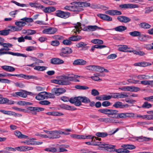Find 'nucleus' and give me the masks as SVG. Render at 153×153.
Here are the masks:
<instances>
[{"label":"nucleus","mask_w":153,"mask_h":153,"mask_svg":"<svg viewBox=\"0 0 153 153\" xmlns=\"http://www.w3.org/2000/svg\"><path fill=\"white\" fill-rule=\"evenodd\" d=\"M27 108L31 111L33 114L36 115L37 112L43 111L44 109L43 108L38 107H28Z\"/></svg>","instance_id":"6"},{"label":"nucleus","mask_w":153,"mask_h":153,"mask_svg":"<svg viewBox=\"0 0 153 153\" xmlns=\"http://www.w3.org/2000/svg\"><path fill=\"white\" fill-rule=\"evenodd\" d=\"M140 90V88L134 86H129V91L136 92Z\"/></svg>","instance_id":"41"},{"label":"nucleus","mask_w":153,"mask_h":153,"mask_svg":"<svg viewBox=\"0 0 153 153\" xmlns=\"http://www.w3.org/2000/svg\"><path fill=\"white\" fill-rule=\"evenodd\" d=\"M65 131H59V134H64L65 135H68L70 134V133L68 132H71V129H67L65 130Z\"/></svg>","instance_id":"44"},{"label":"nucleus","mask_w":153,"mask_h":153,"mask_svg":"<svg viewBox=\"0 0 153 153\" xmlns=\"http://www.w3.org/2000/svg\"><path fill=\"white\" fill-rule=\"evenodd\" d=\"M47 68L45 66H36L34 68V69L38 71H43L46 70Z\"/></svg>","instance_id":"40"},{"label":"nucleus","mask_w":153,"mask_h":153,"mask_svg":"<svg viewBox=\"0 0 153 153\" xmlns=\"http://www.w3.org/2000/svg\"><path fill=\"white\" fill-rule=\"evenodd\" d=\"M118 111L116 110L108 109L107 114L108 116L116 114H117Z\"/></svg>","instance_id":"39"},{"label":"nucleus","mask_w":153,"mask_h":153,"mask_svg":"<svg viewBox=\"0 0 153 153\" xmlns=\"http://www.w3.org/2000/svg\"><path fill=\"white\" fill-rule=\"evenodd\" d=\"M108 134L106 132H98L96 134V135L98 137H104L108 135Z\"/></svg>","instance_id":"49"},{"label":"nucleus","mask_w":153,"mask_h":153,"mask_svg":"<svg viewBox=\"0 0 153 153\" xmlns=\"http://www.w3.org/2000/svg\"><path fill=\"white\" fill-rule=\"evenodd\" d=\"M113 106L116 108L123 109L128 108L129 105L128 104H123L122 102L117 101L114 103Z\"/></svg>","instance_id":"11"},{"label":"nucleus","mask_w":153,"mask_h":153,"mask_svg":"<svg viewBox=\"0 0 153 153\" xmlns=\"http://www.w3.org/2000/svg\"><path fill=\"white\" fill-rule=\"evenodd\" d=\"M51 135L50 136V139L58 138L60 137L59 134V131H51Z\"/></svg>","instance_id":"20"},{"label":"nucleus","mask_w":153,"mask_h":153,"mask_svg":"<svg viewBox=\"0 0 153 153\" xmlns=\"http://www.w3.org/2000/svg\"><path fill=\"white\" fill-rule=\"evenodd\" d=\"M104 68L99 66H96V67L95 71L100 72H102L104 71Z\"/></svg>","instance_id":"60"},{"label":"nucleus","mask_w":153,"mask_h":153,"mask_svg":"<svg viewBox=\"0 0 153 153\" xmlns=\"http://www.w3.org/2000/svg\"><path fill=\"white\" fill-rule=\"evenodd\" d=\"M20 20L23 21L28 23L31 22L33 21V19L32 18H27L26 17H24L21 19Z\"/></svg>","instance_id":"56"},{"label":"nucleus","mask_w":153,"mask_h":153,"mask_svg":"<svg viewBox=\"0 0 153 153\" xmlns=\"http://www.w3.org/2000/svg\"><path fill=\"white\" fill-rule=\"evenodd\" d=\"M51 63L54 65H60L63 64L64 61L59 58H53L51 60Z\"/></svg>","instance_id":"17"},{"label":"nucleus","mask_w":153,"mask_h":153,"mask_svg":"<svg viewBox=\"0 0 153 153\" xmlns=\"http://www.w3.org/2000/svg\"><path fill=\"white\" fill-rule=\"evenodd\" d=\"M84 138H83V139H91L92 140H93L94 138H95L94 140H95V139L96 140H100L101 138H98L97 137H94L92 135H84Z\"/></svg>","instance_id":"43"},{"label":"nucleus","mask_w":153,"mask_h":153,"mask_svg":"<svg viewBox=\"0 0 153 153\" xmlns=\"http://www.w3.org/2000/svg\"><path fill=\"white\" fill-rule=\"evenodd\" d=\"M47 92L43 91L40 92L35 97V98L39 100H43L46 98Z\"/></svg>","instance_id":"16"},{"label":"nucleus","mask_w":153,"mask_h":153,"mask_svg":"<svg viewBox=\"0 0 153 153\" xmlns=\"http://www.w3.org/2000/svg\"><path fill=\"white\" fill-rule=\"evenodd\" d=\"M111 95V98H123L128 97V95L127 94L125 93L123 94L122 93H112Z\"/></svg>","instance_id":"10"},{"label":"nucleus","mask_w":153,"mask_h":153,"mask_svg":"<svg viewBox=\"0 0 153 153\" xmlns=\"http://www.w3.org/2000/svg\"><path fill=\"white\" fill-rule=\"evenodd\" d=\"M118 21L122 23H127L130 22L131 20L130 18L125 16H119L117 17Z\"/></svg>","instance_id":"12"},{"label":"nucleus","mask_w":153,"mask_h":153,"mask_svg":"<svg viewBox=\"0 0 153 153\" xmlns=\"http://www.w3.org/2000/svg\"><path fill=\"white\" fill-rule=\"evenodd\" d=\"M139 25L140 27L144 29H149L151 27V25L145 22L140 23Z\"/></svg>","instance_id":"30"},{"label":"nucleus","mask_w":153,"mask_h":153,"mask_svg":"<svg viewBox=\"0 0 153 153\" xmlns=\"http://www.w3.org/2000/svg\"><path fill=\"white\" fill-rule=\"evenodd\" d=\"M128 48V47L126 45H120L118 48V50L120 51L123 52L129 51H127L126 50Z\"/></svg>","instance_id":"46"},{"label":"nucleus","mask_w":153,"mask_h":153,"mask_svg":"<svg viewBox=\"0 0 153 153\" xmlns=\"http://www.w3.org/2000/svg\"><path fill=\"white\" fill-rule=\"evenodd\" d=\"M96 65H88L86 67V69L91 71H95Z\"/></svg>","instance_id":"55"},{"label":"nucleus","mask_w":153,"mask_h":153,"mask_svg":"<svg viewBox=\"0 0 153 153\" xmlns=\"http://www.w3.org/2000/svg\"><path fill=\"white\" fill-rule=\"evenodd\" d=\"M57 31V29L55 28L50 27L44 29L42 31L43 34H54Z\"/></svg>","instance_id":"7"},{"label":"nucleus","mask_w":153,"mask_h":153,"mask_svg":"<svg viewBox=\"0 0 153 153\" xmlns=\"http://www.w3.org/2000/svg\"><path fill=\"white\" fill-rule=\"evenodd\" d=\"M127 29L126 27L124 26H119L117 27L112 30H114L115 31L117 32H122Z\"/></svg>","instance_id":"27"},{"label":"nucleus","mask_w":153,"mask_h":153,"mask_svg":"<svg viewBox=\"0 0 153 153\" xmlns=\"http://www.w3.org/2000/svg\"><path fill=\"white\" fill-rule=\"evenodd\" d=\"M72 53L71 48L68 47L62 48L61 50V52L59 53V55L63 57H68V54H70Z\"/></svg>","instance_id":"3"},{"label":"nucleus","mask_w":153,"mask_h":153,"mask_svg":"<svg viewBox=\"0 0 153 153\" xmlns=\"http://www.w3.org/2000/svg\"><path fill=\"white\" fill-rule=\"evenodd\" d=\"M55 15L57 16L65 19L68 18L70 16V13L68 12L57 10L55 12Z\"/></svg>","instance_id":"2"},{"label":"nucleus","mask_w":153,"mask_h":153,"mask_svg":"<svg viewBox=\"0 0 153 153\" xmlns=\"http://www.w3.org/2000/svg\"><path fill=\"white\" fill-rule=\"evenodd\" d=\"M140 62V67H146L151 65V64L145 62Z\"/></svg>","instance_id":"61"},{"label":"nucleus","mask_w":153,"mask_h":153,"mask_svg":"<svg viewBox=\"0 0 153 153\" xmlns=\"http://www.w3.org/2000/svg\"><path fill=\"white\" fill-rule=\"evenodd\" d=\"M115 152L117 153H128L129 151L126 149L120 148L118 149H115Z\"/></svg>","instance_id":"32"},{"label":"nucleus","mask_w":153,"mask_h":153,"mask_svg":"<svg viewBox=\"0 0 153 153\" xmlns=\"http://www.w3.org/2000/svg\"><path fill=\"white\" fill-rule=\"evenodd\" d=\"M91 42L94 44H102L103 43L102 40L98 39H94L91 40Z\"/></svg>","instance_id":"45"},{"label":"nucleus","mask_w":153,"mask_h":153,"mask_svg":"<svg viewBox=\"0 0 153 153\" xmlns=\"http://www.w3.org/2000/svg\"><path fill=\"white\" fill-rule=\"evenodd\" d=\"M56 8L53 6H49L45 7L43 10V11L46 13H49L55 11Z\"/></svg>","instance_id":"23"},{"label":"nucleus","mask_w":153,"mask_h":153,"mask_svg":"<svg viewBox=\"0 0 153 153\" xmlns=\"http://www.w3.org/2000/svg\"><path fill=\"white\" fill-rule=\"evenodd\" d=\"M147 36L143 34H140L139 36V39L141 41H145L148 38Z\"/></svg>","instance_id":"53"},{"label":"nucleus","mask_w":153,"mask_h":153,"mask_svg":"<svg viewBox=\"0 0 153 153\" xmlns=\"http://www.w3.org/2000/svg\"><path fill=\"white\" fill-rule=\"evenodd\" d=\"M65 91V90L62 88H54L51 90L52 92L57 96L59 95Z\"/></svg>","instance_id":"13"},{"label":"nucleus","mask_w":153,"mask_h":153,"mask_svg":"<svg viewBox=\"0 0 153 153\" xmlns=\"http://www.w3.org/2000/svg\"><path fill=\"white\" fill-rule=\"evenodd\" d=\"M135 114L133 113H125L126 118L127 117H134Z\"/></svg>","instance_id":"63"},{"label":"nucleus","mask_w":153,"mask_h":153,"mask_svg":"<svg viewBox=\"0 0 153 153\" xmlns=\"http://www.w3.org/2000/svg\"><path fill=\"white\" fill-rule=\"evenodd\" d=\"M20 29H19L17 28V27L15 26H10L9 27V29H8L9 32H15L19 30Z\"/></svg>","instance_id":"48"},{"label":"nucleus","mask_w":153,"mask_h":153,"mask_svg":"<svg viewBox=\"0 0 153 153\" xmlns=\"http://www.w3.org/2000/svg\"><path fill=\"white\" fill-rule=\"evenodd\" d=\"M10 76H16L18 77L23 78L25 79H35L36 77L33 75H26L23 74H11Z\"/></svg>","instance_id":"9"},{"label":"nucleus","mask_w":153,"mask_h":153,"mask_svg":"<svg viewBox=\"0 0 153 153\" xmlns=\"http://www.w3.org/2000/svg\"><path fill=\"white\" fill-rule=\"evenodd\" d=\"M97 16L101 19L105 21H111L112 20V18L111 17L106 14H98Z\"/></svg>","instance_id":"18"},{"label":"nucleus","mask_w":153,"mask_h":153,"mask_svg":"<svg viewBox=\"0 0 153 153\" xmlns=\"http://www.w3.org/2000/svg\"><path fill=\"white\" fill-rule=\"evenodd\" d=\"M81 102L85 103H88L90 102V100L86 97H81Z\"/></svg>","instance_id":"47"},{"label":"nucleus","mask_w":153,"mask_h":153,"mask_svg":"<svg viewBox=\"0 0 153 153\" xmlns=\"http://www.w3.org/2000/svg\"><path fill=\"white\" fill-rule=\"evenodd\" d=\"M152 107L151 104L149 103L147 101L144 102L142 105L141 107L144 108H149Z\"/></svg>","instance_id":"37"},{"label":"nucleus","mask_w":153,"mask_h":153,"mask_svg":"<svg viewBox=\"0 0 153 153\" xmlns=\"http://www.w3.org/2000/svg\"><path fill=\"white\" fill-rule=\"evenodd\" d=\"M82 39V37L79 36H73L69 38V39L72 41H77Z\"/></svg>","instance_id":"35"},{"label":"nucleus","mask_w":153,"mask_h":153,"mask_svg":"<svg viewBox=\"0 0 153 153\" xmlns=\"http://www.w3.org/2000/svg\"><path fill=\"white\" fill-rule=\"evenodd\" d=\"M129 34L131 36L133 37L139 36L140 34V33L138 31H135L130 32Z\"/></svg>","instance_id":"51"},{"label":"nucleus","mask_w":153,"mask_h":153,"mask_svg":"<svg viewBox=\"0 0 153 153\" xmlns=\"http://www.w3.org/2000/svg\"><path fill=\"white\" fill-rule=\"evenodd\" d=\"M97 29L104 30L102 28L99 27L97 25H89L87 27L85 31H93Z\"/></svg>","instance_id":"14"},{"label":"nucleus","mask_w":153,"mask_h":153,"mask_svg":"<svg viewBox=\"0 0 153 153\" xmlns=\"http://www.w3.org/2000/svg\"><path fill=\"white\" fill-rule=\"evenodd\" d=\"M70 102L72 104H74L76 106H79L82 105L81 97L79 96L72 97L70 99Z\"/></svg>","instance_id":"4"},{"label":"nucleus","mask_w":153,"mask_h":153,"mask_svg":"<svg viewBox=\"0 0 153 153\" xmlns=\"http://www.w3.org/2000/svg\"><path fill=\"white\" fill-rule=\"evenodd\" d=\"M15 24L18 27L17 28L21 30L22 29V27L25 26L26 23L25 22L23 21H17L15 22Z\"/></svg>","instance_id":"26"},{"label":"nucleus","mask_w":153,"mask_h":153,"mask_svg":"<svg viewBox=\"0 0 153 153\" xmlns=\"http://www.w3.org/2000/svg\"><path fill=\"white\" fill-rule=\"evenodd\" d=\"M64 78L65 81L68 82L69 83L67 85L70 84L71 83V82L74 81V78L72 74H69L67 76H65L64 77Z\"/></svg>","instance_id":"29"},{"label":"nucleus","mask_w":153,"mask_h":153,"mask_svg":"<svg viewBox=\"0 0 153 153\" xmlns=\"http://www.w3.org/2000/svg\"><path fill=\"white\" fill-rule=\"evenodd\" d=\"M94 146H98L100 147L104 148L107 151L109 150L110 149H113L115 147V146L105 144V143H102L101 142H97L94 144Z\"/></svg>","instance_id":"5"},{"label":"nucleus","mask_w":153,"mask_h":153,"mask_svg":"<svg viewBox=\"0 0 153 153\" xmlns=\"http://www.w3.org/2000/svg\"><path fill=\"white\" fill-rule=\"evenodd\" d=\"M138 79L141 80L144 79H148L150 78V76L149 75H146L144 74L139 75L137 76Z\"/></svg>","instance_id":"38"},{"label":"nucleus","mask_w":153,"mask_h":153,"mask_svg":"<svg viewBox=\"0 0 153 153\" xmlns=\"http://www.w3.org/2000/svg\"><path fill=\"white\" fill-rule=\"evenodd\" d=\"M1 67L4 70L9 72H13L15 70V68L13 67L8 65L2 66Z\"/></svg>","instance_id":"21"},{"label":"nucleus","mask_w":153,"mask_h":153,"mask_svg":"<svg viewBox=\"0 0 153 153\" xmlns=\"http://www.w3.org/2000/svg\"><path fill=\"white\" fill-rule=\"evenodd\" d=\"M70 137L72 138L78 139H83L84 138V135H80L76 134H71L70 135Z\"/></svg>","instance_id":"34"},{"label":"nucleus","mask_w":153,"mask_h":153,"mask_svg":"<svg viewBox=\"0 0 153 153\" xmlns=\"http://www.w3.org/2000/svg\"><path fill=\"white\" fill-rule=\"evenodd\" d=\"M57 84L62 85H67L69 83L68 82L65 81V79L63 80H58Z\"/></svg>","instance_id":"50"},{"label":"nucleus","mask_w":153,"mask_h":153,"mask_svg":"<svg viewBox=\"0 0 153 153\" xmlns=\"http://www.w3.org/2000/svg\"><path fill=\"white\" fill-rule=\"evenodd\" d=\"M69 147V146L67 145H62L60 146L59 148V150L58 152H64L65 151H67V150L64 148H68Z\"/></svg>","instance_id":"33"},{"label":"nucleus","mask_w":153,"mask_h":153,"mask_svg":"<svg viewBox=\"0 0 153 153\" xmlns=\"http://www.w3.org/2000/svg\"><path fill=\"white\" fill-rule=\"evenodd\" d=\"M140 84L145 85H149L151 87H153V80H143L140 81Z\"/></svg>","instance_id":"25"},{"label":"nucleus","mask_w":153,"mask_h":153,"mask_svg":"<svg viewBox=\"0 0 153 153\" xmlns=\"http://www.w3.org/2000/svg\"><path fill=\"white\" fill-rule=\"evenodd\" d=\"M143 99L147 101L153 102V96L144 97Z\"/></svg>","instance_id":"64"},{"label":"nucleus","mask_w":153,"mask_h":153,"mask_svg":"<svg viewBox=\"0 0 153 153\" xmlns=\"http://www.w3.org/2000/svg\"><path fill=\"white\" fill-rule=\"evenodd\" d=\"M14 134L18 137L20 138H27L28 136L22 134L19 131H16L14 132Z\"/></svg>","instance_id":"28"},{"label":"nucleus","mask_w":153,"mask_h":153,"mask_svg":"<svg viewBox=\"0 0 153 153\" xmlns=\"http://www.w3.org/2000/svg\"><path fill=\"white\" fill-rule=\"evenodd\" d=\"M133 52V53L136 55H138L141 56H143L145 55V53L143 51H130L128 52Z\"/></svg>","instance_id":"36"},{"label":"nucleus","mask_w":153,"mask_h":153,"mask_svg":"<svg viewBox=\"0 0 153 153\" xmlns=\"http://www.w3.org/2000/svg\"><path fill=\"white\" fill-rule=\"evenodd\" d=\"M108 123H119L117 120L114 119L113 118H108Z\"/></svg>","instance_id":"52"},{"label":"nucleus","mask_w":153,"mask_h":153,"mask_svg":"<svg viewBox=\"0 0 153 153\" xmlns=\"http://www.w3.org/2000/svg\"><path fill=\"white\" fill-rule=\"evenodd\" d=\"M106 14H108L111 16L120 15L122 13L120 11L116 10H107L105 12Z\"/></svg>","instance_id":"15"},{"label":"nucleus","mask_w":153,"mask_h":153,"mask_svg":"<svg viewBox=\"0 0 153 153\" xmlns=\"http://www.w3.org/2000/svg\"><path fill=\"white\" fill-rule=\"evenodd\" d=\"M51 45L53 46H57L60 44L59 42L57 40H53L51 42Z\"/></svg>","instance_id":"58"},{"label":"nucleus","mask_w":153,"mask_h":153,"mask_svg":"<svg viewBox=\"0 0 153 153\" xmlns=\"http://www.w3.org/2000/svg\"><path fill=\"white\" fill-rule=\"evenodd\" d=\"M46 114L49 115L53 116H60L63 115V114L62 113L57 111L48 112L46 113Z\"/></svg>","instance_id":"31"},{"label":"nucleus","mask_w":153,"mask_h":153,"mask_svg":"<svg viewBox=\"0 0 153 153\" xmlns=\"http://www.w3.org/2000/svg\"><path fill=\"white\" fill-rule=\"evenodd\" d=\"M127 81L128 82H129L134 84H140V81L139 80H135L134 79H128L127 80Z\"/></svg>","instance_id":"57"},{"label":"nucleus","mask_w":153,"mask_h":153,"mask_svg":"<svg viewBox=\"0 0 153 153\" xmlns=\"http://www.w3.org/2000/svg\"><path fill=\"white\" fill-rule=\"evenodd\" d=\"M4 41V39L0 37V45L2 46L3 47L0 49V56L5 54H9L17 56H22L25 57H27L26 55L24 54L18 53H14L11 51H8L10 50V49L9 48H11L13 46V45L12 44L9 43H3Z\"/></svg>","instance_id":"1"},{"label":"nucleus","mask_w":153,"mask_h":153,"mask_svg":"<svg viewBox=\"0 0 153 153\" xmlns=\"http://www.w3.org/2000/svg\"><path fill=\"white\" fill-rule=\"evenodd\" d=\"M119 7L120 8L123 9H132L138 8L139 6L138 5L135 4H125L120 5Z\"/></svg>","instance_id":"8"},{"label":"nucleus","mask_w":153,"mask_h":153,"mask_svg":"<svg viewBox=\"0 0 153 153\" xmlns=\"http://www.w3.org/2000/svg\"><path fill=\"white\" fill-rule=\"evenodd\" d=\"M9 33V30H0V35L3 36H6Z\"/></svg>","instance_id":"59"},{"label":"nucleus","mask_w":153,"mask_h":153,"mask_svg":"<svg viewBox=\"0 0 153 153\" xmlns=\"http://www.w3.org/2000/svg\"><path fill=\"white\" fill-rule=\"evenodd\" d=\"M135 139L137 141L140 142H142L144 141H149L152 139L149 137H143V136L136 137Z\"/></svg>","instance_id":"24"},{"label":"nucleus","mask_w":153,"mask_h":153,"mask_svg":"<svg viewBox=\"0 0 153 153\" xmlns=\"http://www.w3.org/2000/svg\"><path fill=\"white\" fill-rule=\"evenodd\" d=\"M60 107L68 110L74 111L76 110V108L65 104H61Z\"/></svg>","instance_id":"22"},{"label":"nucleus","mask_w":153,"mask_h":153,"mask_svg":"<svg viewBox=\"0 0 153 153\" xmlns=\"http://www.w3.org/2000/svg\"><path fill=\"white\" fill-rule=\"evenodd\" d=\"M86 62L82 59H77L75 60L73 64L74 65H83L86 64Z\"/></svg>","instance_id":"19"},{"label":"nucleus","mask_w":153,"mask_h":153,"mask_svg":"<svg viewBox=\"0 0 153 153\" xmlns=\"http://www.w3.org/2000/svg\"><path fill=\"white\" fill-rule=\"evenodd\" d=\"M91 94L93 96H95L99 94V92L95 89H92L91 90Z\"/></svg>","instance_id":"62"},{"label":"nucleus","mask_w":153,"mask_h":153,"mask_svg":"<svg viewBox=\"0 0 153 153\" xmlns=\"http://www.w3.org/2000/svg\"><path fill=\"white\" fill-rule=\"evenodd\" d=\"M153 10V6L146 7L145 8V13L148 14Z\"/></svg>","instance_id":"54"},{"label":"nucleus","mask_w":153,"mask_h":153,"mask_svg":"<svg viewBox=\"0 0 153 153\" xmlns=\"http://www.w3.org/2000/svg\"><path fill=\"white\" fill-rule=\"evenodd\" d=\"M16 94L19 96L23 98H26V94L25 93V91L22 90L21 92H16Z\"/></svg>","instance_id":"42"}]
</instances>
